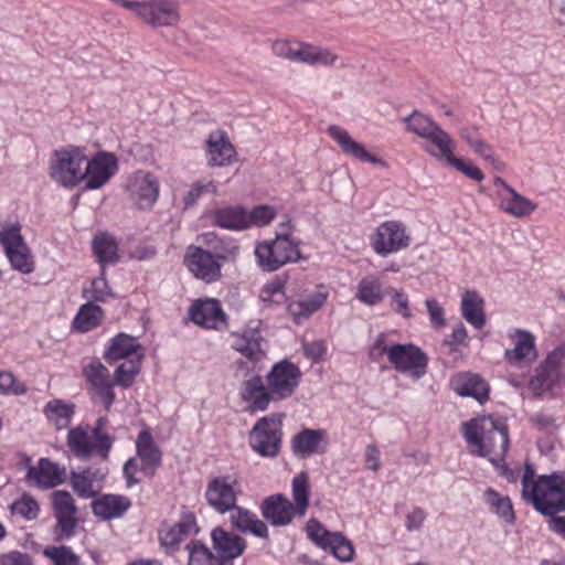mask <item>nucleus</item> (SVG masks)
Returning a JSON list of instances; mask_svg holds the SVG:
<instances>
[{
	"label": "nucleus",
	"instance_id": "f257e3e1",
	"mask_svg": "<svg viewBox=\"0 0 565 565\" xmlns=\"http://www.w3.org/2000/svg\"><path fill=\"white\" fill-rule=\"evenodd\" d=\"M461 433L469 451L479 457H487L493 465H498L508 450V426L503 418H472L461 424Z\"/></svg>",
	"mask_w": 565,
	"mask_h": 565
},
{
	"label": "nucleus",
	"instance_id": "f03ea898",
	"mask_svg": "<svg viewBox=\"0 0 565 565\" xmlns=\"http://www.w3.org/2000/svg\"><path fill=\"white\" fill-rule=\"evenodd\" d=\"M522 497L533 503L543 514L553 515L565 511V473L540 476L530 463L525 465L522 476Z\"/></svg>",
	"mask_w": 565,
	"mask_h": 565
},
{
	"label": "nucleus",
	"instance_id": "7ed1b4c3",
	"mask_svg": "<svg viewBox=\"0 0 565 565\" xmlns=\"http://www.w3.org/2000/svg\"><path fill=\"white\" fill-rule=\"evenodd\" d=\"M143 358L145 348L137 338L127 333H119L109 339L104 351V359L108 363H119L114 377L116 384L122 387L134 384Z\"/></svg>",
	"mask_w": 565,
	"mask_h": 565
},
{
	"label": "nucleus",
	"instance_id": "20e7f679",
	"mask_svg": "<svg viewBox=\"0 0 565 565\" xmlns=\"http://www.w3.org/2000/svg\"><path fill=\"white\" fill-rule=\"evenodd\" d=\"M422 148L430 157L475 182H482L486 178L483 171L471 159L456 156L457 141L439 125L427 136Z\"/></svg>",
	"mask_w": 565,
	"mask_h": 565
},
{
	"label": "nucleus",
	"instance_id": "39448f33",
	"mask_svg": "<svg viewBox=\"0 0 565 565\" xmlns=\"http://www.w3.org/2000/svg\"><path fill=\"white\" fill-rule=\"evenodd\" d=\"M86 147L67 145L54 150L50 157V179L64 189H74L83 183Z\"/></svg>",
	"mask_w": 565,
	"mask_h": 565
},
{
	"label": "nucleus",
	"instance_id": "423d86ee",
	"mask_svg": "<svg viewBox=\"0 0 565 565\" xmlns=\"http://www.w3.org/2000/svg\"><path fill=\"white\" fill-rule=\"evenodd\" d=\"M276 214V209L267 204H260L253 209L228 205L214 211L213 222L218 227L239 232L250 227L266 226L275 218Z\"/></svg>",
	"mask_w": 565,
	"mask_h": 565
},
{
	"label": "nucleus",
	"instance_id": "0eeeda50",
	"mask_svg": "<svg viewBox=\"0 0 565 565\" xmlns=\"http://www.w3.org/2000/svg\"><path fill=\"white\" fill-rule=\"evenodd\" d=\"M565 384V347L551 351L534 369L527 387L535 396H553Z\"/></svg>",
	"mask_w": 565,
	"mask_h": 565
},
{
	"label": "nucleus",
	"instance_id": "6e6552de",
	"mask_svg": "<svg viewBox=\"0 0 565 565\" xmlns=\"http://www.w3.org/2000/svg\"><path fill=\"white\" fill-rule=\"evenodd\" d=\"M131 12L152 28L174 26L180 20L179 4L174 0H109Z\"/></svg>",
	"mask_w": 565,
	"mask_h": 565
},
{
	"label": "nucleus",
	"instance_id": "1a4fd4ad",
	"mask_svg": "<svg viewBox=\"0 0 565 565\" xmlns=\"http://www.w3.org/2000/svg\"><path fill=\"white\" fill-rule=\"evenodd\" d=\"M254 254L257 265L265 271H275L301 258L299 241L282 236L257 243Z\"/></svg>",
	"mask_w": 565,
	"mask_h": 565
},
{
	"label": "nucleus",
	"instance_id": "9d476101",
	"mask_svg": "<svg viewBox=\"0 0 565 565\" xmlns=\"http://www.w3.org/2000/svg\"><path fill=\"white\" fill-rule=\"evenodd\" d=\"M308 539L320 550L329 552L341 563L354 559L355 548L351 540L342 532L329 531L316 519H309L305 526Z\"/></svg>",
	"mask_w": 565,
	"mask_h": 565
},
{
	"label": "nucleus",
	"instance_id": "9b49d317",
	"mask_svg": "<svg viewBox=\"0 0 565 565\" xmlns=\"http://www.w3.org/2000/svg\"><path fill=\"white\" fill-rule=\"evenodd\" d=\"M369 242L376 255L386 257L406 249L412 243V236L405 223L387 220L372 231Z\"/></svg>",
	"mask_w": 565,
	"mask_h": 565
},
{
	"label": "nucleus",
	"instance_id": "f8f14e48",
	"mask_svg": "<svg viewBox=\"0 0 565 565\" xmlns=\"http://www.w3.org/2000/svg\"><path fill=\"white\" fill-rule=\"evenodd\" d=\"M281 414L259 418L249 433L250 448L263 457H275L281 443Z\"/></svg>",
	"mask_w": 565,
	"mask_h": 565
},
{
	"label": "nucleus",
	"instance_id": "ddd939ff",
	"mask_svg": "<svg viewBox=\"0 0 565 565\" xmlns=\"http://www.w3.org/2000/svg\"><path fill=\"white\" fill-rule=\"evenodd\" d=\"M509 347L503 352L507 364L513 367L531 365L539 356L536 337L527 329L513 327L507 330Z\"/></svg>",
	"mask_w": 565,
	"mask_h": 565
},
{
	"label": "nucleus",
	"instance_id": "4468645a",
	"mask_svg": "<svg viewBox=\"0 0 565 565\" xmlns=\"http://www.w3.org/2000/svg\"><path fill=\"white\" fill-rule=\"evenodd\" d=\"M390 364L397 372L418 381L427 373L428 358L413 343H397L390 351Z\"/></svg>",
	"mask_w": 565,
	"mask_h": 565
},
{
	"label": "nucleus",
	"instance_id": "2eb2a0df",
	"mask_svg": "<svg viewBox=\"0 0 565 565\" xmlns=\"http://www.w3.org/2000/svg\"><path fill=\"white\" fill-rule=\"evenodd\" d=\"M118 159L114 153L99 151L90 157L86 150L82 184L88 190L102 189L118 172Z\"/></svg>",
	"mask_w": 565,
	"mask_h": 565
},
{
	"label": "nucleus",
	"instance_id": "dca6fc26",
	"mask_svg": "<svg viewBox=\"0 0 565 565\" xmlns=\"http://www.w3.org/2000/svg\"><path fill=\"white\" fill-rule=\"evenodd\" d=\"M300 380V369L287 360L275 363L265 376V382L275 397V403L291 397L297 391Z\"/></svg>",
	"mask_w": 565,
	"mask_h": 565
},
{
	"label": "nucleus",
	"instance_id": "f3484780",
	"mask_svg": "<svg viewBox=\"0 0 565 565\" xmlns=\"http://www.w3.org/2000/svg\"><path fill=\"white\" fill-rule=\"evenodd\" d=\"M327 134L347 157L361 163H370L383 169L388 168L387 161L382 156L354 139L345 128L339 125H330L327 128Z\"/></svg>",
	"mask_w": 565,
	"mask_h": 565
},
{
	"label": "nucleus",
	"instance_id": "a211bd4d",
	"mask_svg": "<svg viewBox=\"0 0 565 565\" xmlns=\"http://www.w3.org/2000/svg\"><path fill=\"white\" fill-rule=\"evenodd\" d=\"M126 191L134 205L150 210L160 195L159 178L150 171L138 170L128 177Z\"/></svg>",
	"mask_w": 565,
	"mask_h": 565
},
{
	"label": "nucleus",
	"instance_id": "6ab92c4d",
	"mask_svg": "<svg viewBox=\"0 0 565 565\" xmlns=\"http://www.w3.org/2000/svg\"><path fill=\"white\" fill-rule=\"evenodd\" d=\"M242 492L238 479L226 475L212 479L205 490V499L211 508L221 514L230 512Z\"/></svg>",
	"mask_w": 565,
	"mask_h": 565
},
{
	"label": "nucleus",
	"instance_id": "aec40b11",
	"mask_svg": "<svg viewBox=\"0 0 565 565\" xmlns=\"http://www.w3.org/2000/svg\"><path fill=\"white\" fill-rule=\"evenodd\" d=\"M188 270L198 279L207 284L222 278V263L215 254L198 246H189L184 255Z\"/></svg>",
	"mask_w": 565,
	"mask_h": 565
},
{
	"label": "nucleus",
	"instance_id": "412c9836",
	"mask_svg": "<svg viewBox=\"0 0 565 565\" xmlns=\"http://www.w3.org/2000/svg\"><path fill=\"white\" fill-rule=\"evenodd\" d=\"M198 532L195 516L191 513L184 514L177 523H164L160 526V545L167 553H174L182 543L191 540Z\"/></svg>",
	"mask_w": 565,
	"mask_h": 565
},
{
	"label": "nucleus",
	"instance_id": "4be33fe9",
	"mask_svg": "<svg viewBox=\"0 0 565 565\" xmlns=\"http://www.w3.org/2000/svg\"><path fill=\"white\" fill-rule=\"evenodd\" d=\"M231 348L252 363L266 356V341L257 327L247 326L230 333Z\"/></svg>",
	"mask_w": 565,
	"mask_h": 565
},
{
	"label": "nucleus",
	"instance_id": "5701e85b",
	"mask_svg": "<svg viewBox=\"0 0 565 565\" xmlns=\"http://www.w3.org/2000/svg\"><path fill=\"white\" fill-rule=\"evenodd\" d=\"M83 374L93 397L106 409H109L115 401V394L108 369L100 361L92 360L84 366Z\"/></svg>",
	"mask_w": 565,
	"mask_h": 565
},
{
	"label": "nucleus",
	"instance_id": "b1692460",
	"mask_svg": "<svg viewBox=\"0 0 565 565\" xmlns=\"http://www.w3.org/2000/svg\"><path fill=\"white\" fill-rule=\"evenodd\" d=\"M190 319L198 326L221 330L227 326V316L220 300L215 298H200L189 309Z\"/></svg>",
	"mask_w": 565,
	"mask_h": 565
},
{
	"label": "nucleus",
	"instance_id": "393cba45",
	"mask_svg": "<svg viewBox=\"0 0 565 565\" xmlns=\"http://www.w3.org/2000/svg\"><path fill=\"white\" fill-rule=\"evenodd\" d=\"M56 530L62 539H68L74 534L77 519L76 505L73 497L66 491H54L51 495Z\"/></svg>",
	"mask_w": 565,
	"mask_h": 565
},
{
	"label": "nucleus",
	"instance_id": "a878e982",
	"mask_svg": "<svg viewBox=\"0 0 565 565\" xmlns=\"http://www.w3.org/2000/svg\"><path fill=\"white\" fill-rule=\"evenodd\" d=\"M211 541L217 555L218 565H233L231 562L239 557L247 547L243 537L222 527H215L211 532Z\"/></svg>",
	"mask_w": 565,
	"mask_h": 565
},
{
	"label": "nucleus",
	"instance_id": "bb28decb",
	"mask_svg": "<svg viewBox=\"0 0 565 565\" xmlns=\"http://www.w3.org/2000/svg\"><path fill=\"white\" fill-rule=\"evenodd\" d=\"M205 158L209 167H227L236 162L237 152L224 131H213L205 143Z\"/></svg>",
	"mask_w": 565,
	"mask_h": 565
},
{
	"label": "nucleus",
	"instance_id": "cd10ccee",
	"mask_svg": "<svg viewBox=\"0 0 565 565\" xmlns=\"http://www.w3.org/2000/svg\"><path fill=\"white\" fill-rule=\"evenodd\" d=\"M329 290L326 286H318L313 290H308L298 299L288 303L287 310L296 323H301L320 310L327 302Z\"/></svg>",
	"mask_w": 565,
	"mask_h": 565
},
{
	"label": "nucleus",
	"instance_id": "c85d7f7f",
	"mask_svg": "<svg viewBox=\"0 0 565 565\" xmlns=\"http://www.w3.org/2000/svg\"><path fill=\"white\" fill-rule=\"evenodd\" d=\"M65 477V469L47 458H41L35 465L28 468L26 482L39 489H51L61 484Z\"/></svg>",
	"mask_w": 565,
	"mask_h": 565
},
{
	"label": "nucleus",
	"instance_id": "c756f323",
	"mask_svg": "<svg viewBox=\"0 0 565 565\" xmlns=\"http://www.w3.org/2000/svg\"><path fill=\"white\" fill-rule=\"evenodd\" d=\"M241 397L252 412H264L270 403H275L269 386L260 376H253L243 383Z\"/></svg>",
	"mask_w": 565,
	"mask_h": 565
},
{
	"label": "nucleus",
	"instance_id": "7c9ffc66",
	"mask_svg": "<svg viewBox=\"0 0 565 565\" xmlns=\"http://www.w3.org/2000/svg\"><path fill=\"white\" fill-rule=\"evenodd\" d=\"M292 450L297 456L309 457L313 454H323L329 446V437L323 429H302L291 441Z\"/></svg>",
	"mask_w": 565,
	"mask_h": 565
},
{
	"label": "nucleus",
	"instance_id": "2f4dec72",
	"mask_svg": "<svg viewBox=\"0 0 565 565\" xmlns=\"http://www.w3.org/2000/svg\"><path fill=\"white\" fill-rule=\"evenodd\" d=\"M390 287L385 286L377 275L370 274L356 284L354 298L367 307L380 306L387 297Z\"/></svg>",
	"mask_w": 565,
	"mask_h": 565
},
{
	"label": "nucleus",
	"instance_id": "473e14b6",
	"mask_svg": "<svg viewBox=\"0 0 565 565\" xmlns=\"http://www.w3.org/2000/svg\"><path fill=\"white\" fill-rule=\"evenodd\" d=\"M264 518L273 525H286L292 521L297 511L294 504L282 494L270 495L262 504Z\"/></svg>",
	"mask_w": 565,
	"mask_h": 565
},
{
	"label": "nucleus",
	"instance_id": "72a5a7b5",
	"mask_svg": "<svg viewBox=\"0 0 565 565\" xmlns=\"http://www.w3.org/2000/svg\"><path fill=\"white\" fill-rule=\"evenodd\" d=\"M499 210L515 218H525L532 215L537 204L531 199L522 195L515 189L509 193H498Z\"/></svg>",
	"mask_w": 565,
	"mask_h": 565
},
{
	"label": "nucleus",
	"instance_id": "f704fd0d",
	"mask_svg": "<svg viewBox=\"0 0 565 565\" xmlns=\"http://www.w3.org/2000/svg\"><path fill=\"white\" fill-rule=\"evenodd\" d=\"M451 385L460 396L473 397L479 403L488 399L489 386L478 374L459 373L452 377Z\"/></svg>",
	"mask_w": 565,
	"mask_h": 565
},
{
	"label": "nucleus",
	"instance_id": "c9c22d12",
	"mask_svg": "<svg viewBox=\"0 0 565 565\" xmlns=\"http://www.w3.org/2000/svg\"><path fill=\"white\" fill-rule=\"evenodd\" d=\"M130 505L127 497L118 494H104L92 502L94 514L105 521L121 518Z\"/></svg>",
	"mask_w": 565,
	"mask_h": 565
},
{
	"label": "nucleus",
	"instance_id": "e433bc0d",
	"mask_svg": "<svg viewBox=\"0 0 565 565\" xmlns=\"http://www.w3.org/2000/svg\"><path fill=\"white\" fill-rule=\"evenodd\" d=\"M66 443L70 451L79 459H88L94 452L100 454V449L96 447V440L87 427L77 426L70 429Z\"/></svg>",
	"mask_w": 565,
	"mask_h": 565
},
{
	"label": "nucleus",
	"instance_id": "4c0bfd02",
	"mask_svg": "<svg viewBox=\"0 0 565 565\" xmlns=\"http://www.w3.org/2000/svg\"><path fill=\"white\" fill-rule=\"evenodd\" d=\"M136 447L137 455L141 461L142 472L151 476L161 462V452L147 429L140 431Z\"/></svg>",
	"mask_w": 565,
	"mask_h": 565
},
{
	"label": "nucleus",
	"instance_id": "58836bf2",
	"mask_svg": "<svg viewBox=\"0 0 565 565\" xmlns=\"http://www.w3.org/2000/svg\"><path fill=\"white\" fill-rule=\"evenodd\" d=\"M74 414L75 405L61 398L51 399L43 407L46 422L57 430L68 427Z\"/></svg>",
	"mask_w": 565,
	"mask_h": 565
},
{
	"label": "nucleus",
	"instance_id": "ea45409f",
	"mask_svg": "<svg viewBox=\"0 0 565 565\" xmlns=\"http://www.w3.org/2000/svg\"><path fill=\"white\" fill-rule=\"evenodd\" d=\"M460 311L462 318L475 329H481L487 322L484 299L473 290L466 291L461 297Z\"/></svg>",
	"mask_w": 565,
	"mask_h": 565
},
{
	"label": "nucleus",
	"instance_id": "a19ab883",
	"mask_svg": "<svg viewBox=\"0 0 565 565\" xmlns=\"http://www.w3.org/2000/svg\"><path fill=\"white\" fill-rule=\"evenodd\" d=\"M230 512V520L235 529L245 533H252L257 537H266L268 535L267 525L255 513L236 505Z\"/></svg>",
	"mask_w": 565,
	"mask_h": 565
},
{
	"label": "nucleus",
	"instance_id": "79ce46f5",
	"mask_svg": "<svg viewBox=\"0 0 565 565\" xmlns=\"http://www.w3.org/2000/svg\"><path fill=\"white\" fill-rule=\"evenodd\" d=\"M105 473L100 469H87L81 472H73L71 484L74 491L82 498L94 497L100 489Z\"/></svg>",
	"mask_w": 565,
	"mask_h": 565
},
{
	"label": "nucleus",
	"instance_id": "37998d69",
	"mask_svg": "<svg viewBox=\"0 0 565 565\" xmlns=\"http://www.w3.org/2000/svg\"><path fill=\"white\" fill-rule=\"evenodd\" d=\"M341 61L330 47L303 42L300 62L311 66L332 67Z\"/></svg>",
	"mask_w": 565,
	"mask_h": 565
},
{
	"label": "nucleus",
	"instance_id": "c03bdc74",
	"mask_svg": "<svg viewBox=\"0 0 565 565\" xmlns=\"http://www.w3.org/2000/svg\"><path fill=\"white\" fill-rule=\"evenodd\" d=\"M11 516L15 520L34 521L41 512L38 499L29 492H21L8 507Z\"/></svg>",
	"mask_w": 565,
	"mask_h": 565
},
{
	"label": "nucleus",
	"instance_id": "a18cd8bd",
	"mask_svg": "<svg viewBox=\"0 0 565 565\" xmlns=\"http://www.w3.org/2000/svg\"><path fill=\"white\" fill-rule=\"evenodd\" d=\"M93 252L103 268L117 263L119 258L117 242L113 236L105 233L97 234L94 237Z\"/></svg>",
	"mask_w": 565,
	"mask_h": 565
},
{
	"label": "nucleus",
	"instance_id": "49530a36",
	"mask_svg": "<svg viewBox=\"0 0 565 565\" xmlns=\"http://www.w3.org/2000/svg\"><path fill=\"white\" fill-rule=\"evenodd\" d=\"M292 504L299 516H305L309 507L310 483L307 472H300L291 481Z\"/></svg>",
	"mask_w": 565,
	"mask_h": 565
},
{
	"label": "nucleus",
	"instance_id": "de8ad7c7",
	"mask_svg": "<svg viewBox=\"0 0 565 565\" xmlns=\"http://www.w3.org/2000/svg\"><path fill=\"white\" fill-rule=\"evenodd\" d=\"M483 501L489 510L507 523H513L514 511L508 495H503L493 489L483 492Z\"/></svg>",
	"mask_w": 565,
	"mask_h": 565
},
{
	"label": "nucleus",
	"instance_id": "09e8293b",
	"mask_svg": "<svg viewBox=\"0 0 565 565\" xmlns=\"http://www.w3.org/2000/svg\"><path fill=\"white\" fill-rule=\"evenodd\" d=\"M103 319L104 312L100 307L87 302L79 308L73 321V328L79 332H87L98 327Z\"/></svg>",
	"mask_w": 565,
	"mask_h": 565
},
{
	"label": "nucleus",
	"instance_id": "8fccbe9b",
	"mask_svg": "<svg viewBox=\"0 0 565 565\" xmlns=\"http://www.w3.org/2000/svg\"><path fill=\"white\" fill-rule=\"evenodd\" d=\"M470 149L476 156L492 167L498 172H504L507 163L495 152L493 146L482 138H478L471 146Z\"/></svg>",
	"mask_w": 565,
	"mask_h": 565
},
{
	"label": "nucleus",
	"instance_id": "3c124183",
	"mask_svg": "<svg viewBox=\"0 0 565 565\" xmlns=\"http://www.w3.org/2000/svg\"><path fill=\"white\" fill-rule=\"evenodd\" d=\"M469 334L466 327L459 322L451 329V332L444 339L443 345L448 349L449 355L454 359L461 358V348L469 347Z\"/></svg>",
	"mask_w": 565,
	"mask_h": 565
},
{
	"label": "nucleus",
	"instance_id": "603ef678",
	"mask_svg": "<svg viewBox=\"0 0 565 565\" xmlns=\"http://www.w3.org/2000/svg\"><path fill=\"white\" fill-rule=\"evenodd\" d=\"M185 548L189 553L188 565H218L217 558L201 541L191 540Z\"/></svg>",
	"mask_w": 565,
	"mask_h": 565
},
{
	"label": "nucleus",
	"instance_id": "864d4df0",
	"mask_svg": "<svg viewBox=\"0 0 565 565\" xmlns=\"http://www.w3.org/2000/svg\"><path fill=\"white\" fill-rule=\"evenodd\" d=\"M84 297L89 301L104 302L113 297V292L105 278L104 269L98 277L94 278L83 290Z\"/></svg>",
	"mask_w": 565,
	"mask_h": 565
},
{
	"label": "nucleus",
	"instance_id": "5fc2aeb1",
	"mask_svg": "<svg viewBox=\"0 0 565 565\" xmlns=\"http://www.w3.org/2000/svg\"><path fill=\"white\" fill-rule=\"evenodd\" d=\"M286 280L279 276L267 281L260 289L259 299L265 303H280L285 299Z\"/></svg>",
	"mask_w": 565,
	"mask_h": 565
},
{
	"label": "nucleus",
	"instance_id": "6e6d98bb",
	"mask_svg": "<svg viewBox=\"0 0 565 565\" xmlns=\"http://www.w3.org/2000/svg\"><path fill=\"white\" fill-rule=\"evenodd\" d=\"M387 297H390V307L395 313L405 319L413 317L408 295L403 289L391 286L387 291Z\"/></svg>",
	"mask_w": 565,
	"mask_h": 565
},
{
	"label": "nucleus",
	"instance_id": "4d7b16f0",
	"mask_svg": "<svg viewBox=\"0 0 565 565\" xmlns=\"http://www.w3.org/2000/svg\"><path fill=\"white\" fill-rule=\"evenodd\" d=\"M405 120L407 122V130H409L411 132L417 135L418 137L423 138L424 140L438 126L429 117H427V116H425V115H423L420 113H416V111L413 113Z\"/></svg>",
	"mask_w": 565,
	"mask_h": 565
},
{
	"label": "nucleus",
	"instance_id": "13d9d810",
	"mask_svg": "<svg viewBox=\"0 0 565 565\" xmlns=\"http://www.w3.org/2000/svg\"><path fill=\"white\" fill-rule=\"evenodd\" d=\"M217 184L213 180H199L194 182L184 195V205L190 207L194 205L205 194H216Z\"/></svg>",
	"mask_w": 565,
	"mask_h": 565
},
{
	"label": "nucleus",
	"instance_id": "bf43d9fd",
	"mask_svg": "<svg viewBox=\"0 0 565 565\" xmlns=\"http://www.w3.org/2000/svg\"><path fill=\"white\" fill-rule=\"evenodd\" d=\"M303 42L277 40L273 43V53L292 62H300Z\"/></svg>",
	"mask_w": 565,
	"mask_h": 565
},
{
	"label": "nucleus",
	"instance_id": "052dcab7",
	"mask_svg": "<svg viewBox=\"0 0 565 565\" xmlns=\"http://www.w3.org/2000/svg\"><path fill=\"white\" fill-rule=\"evenodd\" d=\"M6 254L14 269L23 274H30L33 271L34 264L26 245L13 248L9 252H6Z\"/></svg>",
	"mask_w": 565,
	"mask_h": 565
},
{
	"label": "nucleus",
	"instance_id": "680f3d73",
	"mask_svg": "<svg viewBox=\"0 0 565 565\" xmlns=\"http://www.w3.org/2000/svg\"><path fill=\"white\" fill-rule=\"evenodd\" d=\"M43 554L50 558L54 565H79V557L67 546H49Z\"/></svg>",
	"mask_w": 565,
	"mask_h": 565
},
{
	"label": "nucleus",
	"instance_id": "e2e57ef3",
	"mask_svg": "<svg viewBox=\"0 0 565 565\" xmlns=\"http://www.w3.org/2000/svg\"><path fill=\"white\" fill-rule=\"evenodd\" d=\"M0 242L6 252L25 245L20 234V226L15 224L10 225L1 231Z\"/></svg>",
	"mask_w": 565,
	"mask_h": 565
},
{
	"label": "nucleus",
	"instance_id": "0e129e2a",
	"mask_svg": "<svg viewBox=\"0 0 565 565\" xmlns=\"http://www.w3.org/2000/svg\"><path fill=\"white\" fill-rule=\"evenodd\" d=\"M0 393L4 395H22L25 393V387L15 380L12 373L0 370Z\"/></svg>",
	"mask_w": 565,
	"mask_h": 565
},
{
	"label": "nucleus",
	"instance_id": "69168bd1",
	"mask_svg": "<svg viewBox=\"0 0 565 565\" xmlns=\"http://www.w3.org/2000/svg\"><path fill=\"white\" fill-rule=\"evenodd\" d=\"M425 306L433 328L443 329L446 326L445 310L435 298H427Z\"/></svg>",
	"mask_w": 565,
	"mask_h": 565
},
{
	"label": "nucleus",
	"instance_id": "338daca9",
	"mask_svg": "<svg viewBox=\"0 0 565 565\" xmlns=\"http://www.w3.org/2000/svg\"><path fill=\"white\" fill-rule=\"evenodd\" d=\"M107 419L105 417H100L97 422L96 427L94 428L92 435L96 440V447L100 449V456L105 459L107 458L108 451L111 448L113 440L109 436L104 433L105 425Z\"/></svg>",
	"mask_w": 565,
	"mask_h": 565
},
{
	"label": "nucleus",
	"instance_id": "774afa93",
	"mask_svg": "<svg viewBox=\"0 0 565 565\" xmlns=\"http://www.w3.org/2000/svg\"><path fill=\"white\" fill-rule=\"evenodd\" d=\"M394 344L395 343L387 342L384 334L377 335V338L370 347L371 359L374 361H380L384 355H386L387 361L390 362V351Z\"/></svg>",
	"mask_w": 565,
	"mask_h": 565
}]
</instances>
